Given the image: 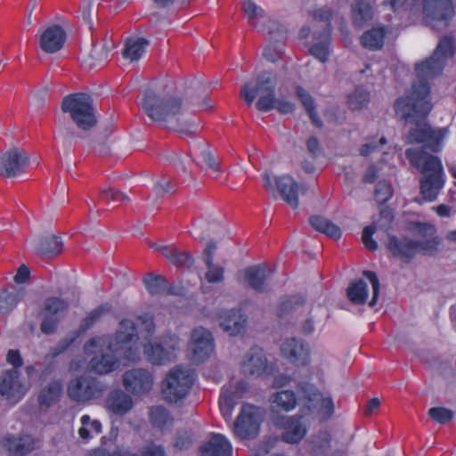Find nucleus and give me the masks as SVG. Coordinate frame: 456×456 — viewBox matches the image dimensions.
I'll return each mask as SVG.
<instances>
[{
    "instance_id": "nucleus-1",
    "label": "nucleus",
    "mask_w": 456,
    "mask_h": 456,
    "mask_svg": "<svg viewBox=\"0 0 456 456\" xmlns=\"http://www.w3.org/2000/svg\"><path fill=\"white\" fill-rule=\"evenodd\" d=\"M430 92L431 87L428 81L412 83L406 94L396 99L395 110L403 120L415 124L407 135L410 143H419L424 148L437 152L442 148L446 130L433 129L425 121L433 108Z\"/></svg>"
},
{
    "instance_id": "nucleus-2",
    "label": "nucleus",
    "mask_w": 456,
    "mask_h": 456,
    "mask_svg": "<svg viewBox=\"0 0 456 456\" xmlns=\"http://www.w3.org/2000/svg\"><path fill=\"white\" fill-rule=\"evenodd\" d=\"M139 339L136 323L130 319H122L113 335L94 337L88 339L84 345V352L86 354L97 347L101 341L106 344L110 354H101L93 356L88 362V369L96 374L105 375L115 371L120 365L118 354L124 360H133L135 350L131 346L132 342Z\"/></svg>"
},
{
    "instance_id": "nucleus-3",
    "label": "nucleus",
    "mask_w": 456,
    "mask_h": 456,
    "mask_svg": "<svg viewBox=\"0 0 456 456\" xmlns=\"http://www.w3.org/2000/svg\"><path fill=\"white\" fill-rule=\"evenodd\" d=\"M140 105L151 120L182 135L191 136L197 131L198 126L183 118V99L174 94L148 88Z\"/></svg>"
},
{
    "instance_id": "nucleus-4",
    "label": "nucleus",
    "mask_w": 456,
    "mask_h": 456,
    "mask_svg": "<svg viewBox=\"0 0 456 456\" xmlns=\"http://www.w3.org/2000/svg\"><path fill=\"white\" fill-rule=\"evenodd\" d=\"M406 230L413 236L423 240H412L409 237L400 239L395 235H389L387 248L394 256L404 263H410L418 253L428 256L436 254L442 239L436 235V228L434 224L411 221L407 224Z\"/></svg>"
},
{
    "instance_id": "nucleus-5",
    "label": "nucleus",
    "mask_w": 456,
    "mask_h": 456,
    "mask_svg": "<svg viewBox=\"0 0 456 456\" xmlns=\"http://www.w3.org/2000/svg\"><path fill=\"white\" fill-rule=\"evenodd\" d=\"M277 84L276 76L270 72L259 74L255 81L246 83L241 90L240 95L245 102L250 106L257 94L259 99L256 102V108L262 112H268L273 109L281 114L292 113L295 105L291 102L275 97Z\"/></svg>"
},
{
    "instance_id": "nucleus-6",
    "label": "nucleus",
    "mask_w": 456,
    "mask_h": 456,
    "mask_svg": "<svg viewBox=\"0 0 456 456\" xmlns=\"http://www.w3.org/2000/svg\"><path fill=\"white\" fill-rule=\"evenodd\" d=\"M405 154L411 164L423 175L419 181L423 199L428 202L435 201L444 185L440 159L419 149H408Z\"/></svg>"
},
{
    "instance_id": "nucleus-7",
    "label": "nucleus",
    "mask_w": 456,
    "mask_h": 456,
    "mask_svg": "<svg viewBox=\"0 0 456 456\" xmlns=\"http://www.w3.org/2000/svg\"><path fill=\"white\" fill-rule=\"evenodd\" d=\"M454 53L455 42L453 37L451 35L442 37L433 54L415 64L418 81L414 83H420L421 81L429 83L430 79L439 76L445 66L447 58L452 57Z\"/></svg>"
},
{
    "instance_id": "nucleus-8",
    "label": "nucleus",
    "mask_w": 456,
    "mask_h": 456,
    "mask_svg": "<svg viewBox=\"0 0 456 456\" xmlns=\"http://www.w3.org/2000/svg\"><path fill=\"white\" fill-rule=\"evenodd\" d=\"M194 379L193 370L179 365L173 367L162 382L163 399L168 403L183 402L189 395Z\"/></svg>"
},
{
    "instance_id": "nucleus-9",
    "label": "nucleus",
    "mask_w": 456,
    "mask_h": 456,
    "mask_svg": "<svg viewBox=\"0 0 456 456\" xmlns=\"http://www.w3.org/2000/svg\"><path fill=\"white\" fill-rule=\"evenodd\" d=\"M299 402L303 403L302 411L307 414L317 411L322 420L330 419L335 412V404L330 395L325 396L315 385L299 382L297 385Z\"/></svg>"
},
{
    "instance_id": "nucleus-10",
    "label": "nucleus",
    "mask_w": 456,
    "mask_h": 456,
    "mask_svg": "<svg viewBox=\"0 0 456 456\" xmlns=\"http://www.w3.org/2000/svg\"><path fill=\"white\" fill-rule=\"evenodd\" d=\"M61 110L69 113L77 126L89 130L96 124L92 98L85 93L71 94L62 100Z\"/></svg>"
},
{
    "instance_id": "nucleus-11",
    "label": "nucleus",
    "mask_w": 456,
    "mask_h": 456,
    "mask_svg": "<svg viewBox=\"0 0 456 456\" xmlns=\"http://www.w3.org/2000/svg\"><path fill=\"white\" fill-rule=\"evenodd\" d=\"M6 361L13 368L3 372L0 379V395L7 399L20 400L24 395V386L20 381L18 369L23 365V359L19 350L10 349Z\"/></svg>"
},
{
    "instance_id": "nucleus-12",
    "label": "nucleus",
    "mask_w": 456,
    "mask_h": 456,
    "mask_svg": "<svg viewBox=\"0 0 456 456\" xmlns=\"http://www.w3.org/2000/svg\"><path fill=\"white\" fill-rule=\"evenodd\" d=\"M423 20L434 30L446 28L455 15L452 0H422Z\"/></svg>"
},
{
    "instance_id": "nucleus-13",
    "label": "nucleus",
    "mask_w": 456,
    "mask_h": 456,
    "mask_svg": "<svg viewBox=\"0 0 456 456\" xmlns=\"http://www.w3.org/2000/svg\"><path fill=\"white\" fill-rule=\"evenodd\" d=\"M265 418V411L258 406L245 403L233 423V433L241 439H252L258 436Z\"/></svg>"
},
{
    "instance_id": "nucleus-14",
    "label": "nucleus",
    "mask_w": 456,
    "mask_h": 456,
    "mask_svg": "<svg viewBox=\"0 0 456 456\" xmlns=\"http://www.w3.org/2000/svg\"><path fill=\"white\" fill-rule=\"evenodd\" d=\"M107 386L95 377L81 375L68 384V395L72 401L86 403L103 395Z\"/></svg>"
},
{
    "instance_id": "nucleus-15",
    "label": "nucleus",
    "mask_w": 456,
    "mask_h": 456,
    "mask_svg": "<svg viewBox=\"0 0 456 456\" xmlns=\"http://www.w3.org/2000/svg\"><path fill=\"white\" fill-rule=\"evenodd\" d=\"M69 304L67 300L58 297H49L45 298L39 310V315L42 316L40 330L43 334H53L61 321L66 315Z\"/></svg>"
},
{
    "instance_id": "nucleus-16",
    "label": "nucleus",
    "mask_w": 456,
    "mask_h": 456,
    "mask_svg": "<svg viewBox=\"0 0 456 456\" xmlns=\"http://www.w3.org/2000/svg\"><path fill=\"white\" fill-rule=\"evenodd\" d=\"M275 428L281 430V440L287 444H298L305 436L308 427L304 421V416H276L273 418Z\"/></svg>"
},
{
    "instance_id": "nucleus-17",
    "label": "nucleus",
    "mask_w": 456,
    "mask_h": 456,
    "mask_svg": "<svg viewBox=\"0 0 456 456\" xmlns=\"http://www.w3.org/2000/svg\"><path fill=\"white\" fill-rule=\"evenodd\" d=\"M110 305L104 303L90 311L82 320L78 329L75 330L72 335L67 336L59 342L57 352L54 353L53 357L66 351L76 341L77 338H78L81 335L91 329L105 314L110 313Z\"/></svg>"
},
{
    "instance_id": "nucleus-18",
    "label": "nucleus",
    "mask_w": 456,
    "mask_h": 456,
    "mask_svg": "<svg viewBox=\"0 0 456 456\" xmlns=\"http://www.w3.org/2000/svg\"><path fill=\"white\" fill-rule=\"evenodd\" d=\"M248 391V383L240 379L234 384L230 383L222 388L218 404L220 412L225 421H230L238 401Z\"/></svg>"
},
{
    "instance_id": "nucleus-19",
    "label": "nucleus",
    "mask_w": 456,
    "mask_h": 456,
    "mask_svg": "<svg viewBox=\"0 0 456 456\" xmlns=\"http://www.w3.org/2000/svg\"><path fill=\"white\" fill-rule=\"evenodd\" d=\"M189 346L192 352V362L200 363L207 361L215 350L212 333L203 327L194 329L191 332Z\"/></svg>"
},
{
    "instance_id": "nucleus-20",
    "label": "nucleus",
    "mask_w": 456,
    "mask_h": 456,
    "mask_svg": "<svg viewBox=\"0 0 456 456\" xmlns=\"http://www.w3.org/2000/svg\"><path fill=\"white\" fill-rule=\"evenodd\" d=\"M167 346L161 343H148L144 345L143 352L147 360L152 364L163 365L170 362L175 352L179 348V338L175 335H168L165 338Z\"/></svg>"
},
{
    "instance_id": "nucleus-21",
    "label": "nucleus",
    "mask_w": 456,
    "mask_h": 456,
    "mask_svg": "<svg viewBox=\"0 0 456 456\" xmlns=\"http://www.w3.org/2000/svg\"><path fill=\"white\" fill-rule=\"evenodd\" d=\"M28 160L24 151L12 149L0 157V175L6 178L18 176L25 172Z\"/></svg>"
},
{
    "instance_id": "nucleus-22",
    "label": "nucleus",
    "mask_w": 456,
    "mask_h": 456,
    "mask_svg": "<svg viewBox=\"0 0 456 456\" xmlns=\"http://www.w3.org/2000/svg\"><path fill=\"white\" fill-rule=\"evenodd\" d=\"M275 186L281 199L293 209L298 208V195L307 191V186L304 183L298 184L289 175L276 176Z\"/></svg>"
},
{
    "instance_id": "nucleus-23",
    "label": "nucleus",
    "mask_w": 456,
    "mask_h": 456,
    "mask_svg": "<svg viewBox=\"0 0 456 456\" xmlns=\"http://www.w3.org/2000/svg\"><path fill=\"white\" fill-rule=\"evenodd\" d=\"M153 378L144 369H132L126 370L123 375V385L126 391L133 395H142L148 393L152 387Z\"/></svg>"
},
{
    "instance_id": "nucleus-24",
    "label": "nucleus",
    "mask_w": 456,
    "mask_h": 456,
    "mask_svg": "<svg viewBox=\"0 0 456 456\" xmlns=\"http://www.w3.org/2000/svg\"><path fill=\"white\" fill-rule=\"evenodd\" d=\"M282 355L297 366H305L310 360L308 345L295 338L287 339L281 347Z\"/></svg>"
},
{
    "instance_id": "nucleus-25",
    "label": "nucleus",
    "mask_w": 456,
    "mask_h": 456,
    "mask_svg": "<svg viewBox=\"0 0 456 456\" xmlns=\"http://www.w3.org/2000/svg\"><path fill=\"white\" fill-rule=\"evenodd\" d=\"M67 38L64 28L57 24L47 27L39 37V46L46 53H55L64 45Z\"/></svg>"
},
{
    "instance_id": "nucleus-26",
    "label": "nucleus",
    "mask_w": 456,
    "mask_h": 456,
    "mask_svg": "<svg viewBox=\"0 0 456 456\" xmlns=\"http://www.w3.org/2000/svg\"><path fill=\"white\" fill-rule=\"evenodd\" d=\"M218 319L222 329L231 336L242 334L246 330L248 318L241 309L223 310Z\"/></svg>"
},
{
    "instance_id": "nucleus-27",
    "label": "nucleus",
    "mask_w": 456,
    "mask_h": 456,
    "mask_svg": "<svg viewBox=\"0 0 456 456\" xmlns=\"http://www.w3.org/2000/svg\"><path fill=\"white\" fill-rule=\"evenodd\" d=\"M272 271L265 265L248 266L242 272L243 282L256 292H265L268 290L267 281Z\"/></svg>"
},
{
    "instance_id": "nucleus-28",
    "label": "nucleus",
    "mask_w": 456,
    "mask_h": 456,
    "mask_svg": "<svg viewBox=\"0 0 456 456\" xmlns=\"http://www.w3.org/2000/svg\"><path fill=\"white\" fill-rule=\"evenodd\" d=\"M202 456H232V446L228 438L220 433H213L209 440L200 448Z\"/></svg>"
},
{
    "instance_id": "nucleus-29",
    "label": "nucleus",
    "mask_w": 456,
    "mask_h": 456,
    "mask_svg": "<svg viewBox=\"0 0 456 456\" xmlns=\"http://www.w3.org/2000/svg\"><path fill=\"white\" fill-rule=\"evenodd\" d=\"M1 445L12 455L23 456L34 449V439L26 434L18 436L7 435L2 439Z\"/></svg>"
},
{
    "instance_id": "nucleus-30",
    "label": "nucleus",
    "mask_w": 456,
    "mask_h": 456,
    "mask_svg": "<svg viewBox=\"0 0 456 456\" xmlns=\"http://www.w3.org/2000/svg\"><path fill=\"white\" fill-rule=\"evenodd\" d=\"M89 456H166V451L164 446L151 443L142 448L141 455L128 449H117L110 452L104 448H96Z\"/></svg>"
},
{
    "instance_id": "nucleus-31",
    "label": "nucleus",
    "mask_w": 456,
    "mask_h": 456,
    "mask_svg": "<svg viewBox=\"0 0 456 456\" xmlns=\"http://www.w3.org/2000/svg\"><path fill=\"white\" fill-rule=\"evenodd\" d=\"M107 407L110 411L118 416H123L133 407L131 396L119 388L112 390L106 399Z\"/></svg>"
},
{
    "instance_id": "nucleus-32",
    "label": "nucleus",
    "mask_w": 456,
    "mask_h": 456,
    "mask_svg": "<svg viewBox=\"0 0 456 456\" xmlns=\"http://www.w3.org/2000/svg\"><path fill=\"white\" fill-rule=\"evenodd\" d=\"M267 359L257 346L250 348L243 362V369L251 375L261 376L266 371Z\"/></svg>"
},
{
    "instance_id": "nucleus-33",
    "label": "nucleus",
    "mask_w": 456,
    "mask_h": 456,
    "mask_svg": "<svg viewBox=\"0 0 456 456\" xmlns=\"http://www.w3.org/2000/svg\"><path fill=\"white\" fill-rule=\"evenodd\" d=\"M374 12L370 0H354L351 4L352 23L356 28H363L373 19Z\"/></svg>"
},
{
    "instance_id": "nucleus-34",
    "label": "nucleus",
    "mask_w": 456,
    "mask_h": 456,
    "mask_svg": "<svg viewBox=\"0 0 456 456\" xmlns=\"http://www.w3.org/2000/svg\"><path fill=\"white\" fill-rule=\"evenodd\" d=\"M26 294L24 289L13 290L0 289V320L10 315L23 300Z\"/></svg>"
},
{
    "instance_id": "nucleus-35",
    "label": "nucleus",
    "mask_w": 456,
    "mask_h": 456,
    "mask_svg": "<svg viewBox=\"0 0 456 456\" xmlns=\"http://www.w3.org/2000/svg\"><path fill=\"white\" fill-rule=\"evenodd\" d=\"M189 154L192 158V160L198 165H204L214 172L221 171L219 163L215 159L214 155L204 142H202V144L198 143L193 147H191Z\"/></svg>"
},
{
    "instance_id": "nucleus-36",
    "label": "nucleus",
    "mask_w": 456,
    "mask_h": 456,
    "mask_svg": "<svg viewBox=\"0 0 456 456\" xmlns=\"http://www.w3.org/2000/svg\"><path fill=\"white\" fill-rule=\"evenodd\" d=\"M387 28L385 26H376L363 32L360 42L362 47L370 51H377L383 47Z\"/></svg>"
},
{
    "instance_id": "nucleus-37",
    "label": "nucleus",
    "mask_w": 456,
    "mask_h": 456,
    "mask_svg": "<svg viewBox=\"0 0 456 456\" xmlns=\"http://www.w3.org/2000/svg\"><path fill=\"white\" fill-rule=\"evenodd\" d=\"M314 38L320 41L313 44L309 49L310 53L321 62L325 63L330 54L331 34H329V31L319 34L314 32Z\"/></svg>"
},
{
    "instance_id": "nucleus-38",
    "label": "nucleus",
    "mask_w": 456,
    "mask_h": 456,
    "mask_svg": "<svg viewBox=\"0 0 456 456\" xmlns=\"http://www.w3.org/2000/svg\"><path fill=\"white\" fill-rule=\"evenodd\" d=\"M296 92L298 99L308 114L312 124L317 128H322L323 123L317 113L314 97L301 86H297Z\"/></svg>"
},
{
    "instance_id": "nucleus-39",
    "label": "nucleus",
    "mask_w": 456,
    "mask_h": 456,
    "mask_svg": "<svg viewBox=\"0 0 456 456\" xmlns=\"http://www.w3.org/2000/svg\"><path fill=\"white\" fill-rule=\"evenodd\" d=\"M309 223L314 230L334 240L340 239L342 235L341 229L337 224L322 216H310Z\"/></svg>"
},
{
    "instance_id": "nucleus-40",
    "label": "nucleus",
    "mask_w": 456,
    "mask_h": 456,
    "mask_svg": "<svg viewBox=\"0 0 456 456\" xmlns=\"http://www.w3.org/2000/svg\"><path fill=\"white\" fill-rule=\"evenodd\" d=\"M63 248L61 239L56 235L43 236L36 247L37 252L41 256H57Z\"/></svg>"
},
{
    "instance_id": "nucleus-41",
    "label": "nucleus",
    "mask_w": 456,
    "mask_h": 456,
    "mask_svg": "<svg viewBox=\"0 0 456 456\" xmlns=\"http://www.w3.org/2000/svg\"><path fill=\"white\" fill-rule=\"evenodd\" d=\"M161 252L172 265L179 268H190L194 263V259L190 253L180 251L175 248L163 247Z\"/></svg>"
},
{
    "instance_id": "nucleus-42",
    "label": "nucleus",
    "mask_w": 456,
    "mask_h": 456,
    "mask_svg": "<svg viewBox=\"0 0 456 456\" xmlns=\"http://www.w3.org/2000/svg\"><path fill=\"white\" fill-rule=\"evenodd\" d=\"M305 304V297L301 294L282 297L278 304L277 315L283 318Z\"/></svg>"
},
{
    "instance_id": "nucleus-43",
    "label": "nucleus",
    "mask_w": 456,
    "mask_h": 456,
    "mask_svg": "<svg viewBox=\"0 0 456 456\" xmlns=\"http://www.w3.org/2000/svg\"><path fill=\"white\" fill-rule=\"evenodd\" d=\"M149 41L145 38L139 37L136 39L129 38L126 41L123 50V57L131 61H138L145 53Z\"/></svg>"
},
{
    "instance_id": "nucleus-44",
    "label": "nucleus",
    "mask_w": 456,
    "mask_h": 456,
    "mask_svg": "<svg viewBox=\"0 0 456 456\" xmlns=\"http://www.w3.org/2000/svg\"><path fill=\"white\" fill-rule=\"evenodd\" d=\"M346 296L353 304L364 305L369 296L367 283L362 279L351 282L346 289Z\"/></svg>"
},
{
    "instance_id": "nucleus-45",
    "label": "nucleus",
    "mask_w": 456,
    "mask_h": 456,
    "mask_svg": "<svg viewBox=\"0 0 456 456\" xmlns=\"http://www.w3.org/2000/svg\"><path fill=\"white\" fill-rule=\"evenodd\" d=\"M62 387L60 381H53L44 387L38 395V403L42 406H51L59 401Z\"/></svg>"
},
{
    "instance_id": "nucleus-46",
    "label": "nucleus",
    "mask_w": 456,
    "mask_h": 456,
    "mask_svg": "<svg viewBox=\"0 0 456 456\" xmlns=\"http://www.w3.org/2000/svg\"><path fill=\"white\" fill-rule=\"evenodd\" d=\"M297 395L292 390H281L272 395L271 402L284 411H292L297 405Z\"/></svg>"
},
{
    "instance_id": "nucleus-47",
    "label": "nucleus",
    "mask_w": 456,
    "mask_h": 456,
    "mask_svg": "<svg viewBox=\"0 0 456 456\" xmlns=\"http://www.w3.org/2000/svg\"><path fill=\"white\" fill-rule=\"evenodd\" d=\"M150 420L154 428L160 429L173 424V418L170 412L161 405H157L151 408Z\"/></svg>"
},
{
    "instance_id": "nucleus-48",
    "label": "nucleus",
    "mask_w": 456,
    "mask_h": 456,
    "mask_svg": "<svg viewBox=\"0 0 456 456\" xmlns=\"http://www.w3.org/2000/svg\"><path fill=\"white\" fill-rule=\"evenodd\" d=\"M369 101V92L362 87L358 86L348 95L347 103L350 109L355 110L367 107Z\"/></svg>"
},
{
    "instance_id": "nucleus-49",
    "label": "nucleus",
    "mask_w": 456,
    "mask_h": 456,
    "mask_svg": "<svg viewBox=\"0 0 456 456\" xmlns=\"http://www.w3.org/2000/svg\"><path fill=\"white\" fill-rule=\"evenodd\" d=\"M143 284L149 294L155 296L166 290L167 281L161 275L150 273L143 278Z\"/></svg>"
},
{
    "instance_id": "nucleus-50",
    "label": "nucleus",
    "mask_w": 456,
    "mask_h": 456,
    "mask_svg": "<svg viewBox=\"0 0 456 456\" xmlns=\"http://www.w3.org/2000/svg\"><path fill=\"white\" fill-rule=\"evenodd\" d=\"M110 51L107 44L94 45L89 54V67L92 69L105 63L108 61Z\"/></svg>"
},
{
    "instance_id": "nucleus-51",
    "label": "nucleus",
    "mask_w": 456,
    "mask_h": 456,
    "mask_svg": "<svg viewBox=\"0 0 456 456\" xmlns=\"http://www.w3.org/2000/svg\"><path fill=\"white\" fill-rule=\"evenodd\" d=\"M331 436L328 431H321L313 438V452L319 456L327 453L330 447Z\"/></svg>"
},
{
    "instance_id": "nucleus-52",
    "label": "nucleus",
    "mask_w": 456,
    "mask_h": 456,
    "mask_svg": "<svg viewBox=\"0 0 456 456\" xmlns=\"http://www.w3.org/2000/svg\"><path fill=\"white\" fill-rule=\"evenodd\" d=\"M385 4H388L395 12L405 11L415 12L419 8V0H385Z\"/></svg>"
},
{
    "instance_id": "nucleus-53",
    "label": "nucleus",
    "mask_w": 456,
    "mask_h": 456,
    "mask_svg": "<svg viewBox=\"0 0 456 456\" xmlns=\"http://www.w3.org/2000/svg\"><path fill=\"white\" fill-rule=\"evenodd\" d=\"M310 15L314 20L322 21L325 23V28L322 32L329 31L331 34V20L333 17V12L331 8L324 6L310 12Z\"/></svg>"
},
{
    "instance_id": "nucleus-54",
    "label": "nucleus",
    "mask_w": 456,
    "mask_h": 456,
    "mask_svg": "<svg viewBox=\"0 0 456 456\" xmlns=\"http://www.w3.org/2000/svg\"><path fill=\"white\" fill-rule=\"evenodd\" d=\"M393 195L392 186L386 181H379L375 187L374 198L375 200L382 205L387 203Z\"/></svg>"
},
{
    "instance_id": "nucleus-55",
    "label": "nucleus",
    "mask_w": 456,
    "mask_h": 456,
    "mask_svg": "<svg viewBox=\"0 0 456 456\" xmlns=\"http://www.w3.org/2000/svg\"><path fill=\"white\" fill-rule=\"evenodd\" d=\"M362 275L364 278H366L372 288V297L370 301L369 302V305L370 307H373L377 305V302L379 297V292H380V283L379 279L377 275V273L370 270L363 271Z\"/></svg>"
},
{
    "instance_id": "nucleus-56",
    "label": "nucleus",
    "mask_w": 456,
    "mask_h": 456,
    "mask_svg": "<svg viewBox=\"0 0 456 456\" xmlns=\"http://www.w3.org/2000/svg\"><path fill=\"white\" fill-rule=\"evenodd\" d=\"M99 200L102 203L110 204L111 202L128 201L129 197L126 193L109 188L100 192Z\"/></svg>"
},
{
    "instance_id": "nucleus-57",
    "label": "nucleus",
    "mask_w": 456,
    "mask_h": 456,
    "mask_svg": "<svg viewBox=\"0 0 456 456\" xmlns=\"http://www.w3.org/2000/svg\"><path fill=\"white\" fill-rule=\"evenodd\" d=\"M428 416L439 424H446L453 419L454 412L445 407H433L429 409Z\"/></svg>"
},
{
    "instance_id": "nucleus-58",
    "label": "nucleus",
    "mask_w": 456,
    "mask_h": 456,
    "mask_svg": "<svg viewBox=\"0 0 456 456\" xmlns=\"http://www.w3.org/2000/svg\"><path fill=\"white\" fill-rule=\"evenodd\" d=\"M175 185L173 183L171 179L167 176H163L161 179L157 181L153 185L154 193L159 197L165 193H170L175 191Z\"/></svg>"
},
{
    "instance_id": "nucleus-59",
    "label": "nucleus",
    "mask_w": 456,
    "mask_h": 456,
    "mask_svg": "<svg viewBox=\"0 0 456 456\" xmlns=\"http://www.w3.org/2000/svg\"><path fill=\"white\" fill-rule=\"evenodd\" d=\"M208 271L205 273V279L208 283H219L224 281V268L220 265H207Z\"/></svg>"
},
{
    "instance_id": "nucleus-60",
    "label": "nucleus",
    "mask_w": 456,
    "mask_h": 456,
    "mask_svg": "<svg viewBox=\"0 0 456 456\" xmlns=\"http://www.w3.org/2000/svg\"><path fill=\"white\" fill-rule=\"evenodd\" d=\"M376 232V227L373 225H368L363 228L362 233V240L364 247L370 250L374 251L378 248V242L373 239V234Z\"/></svg>"
},
{
    "instance_id": "nucleus-61",
    "label": "nucleus",
    "mask_w": 456,
    "mask_h": 456,
    "mask_svg": "<svg viewBox=\"0 0 456 456\" xmlns=\"http://www.w3.org/2000/svg\"><path fill=\"white\" fill-rule=\"evenodd\" d=\"M263 54L267 61L275 62L281 58V55L283 54V48L278 44L272 43L265 47Z\"/></svg>"
},
{
    "instance_id": "nucleus-62",
    "label": "nucleus",
    "mask_w": 456,
    "mask_h": 456,
    "mask_svg": "<svg viewBox=\"0 0 456 456\" xmlns=\"http://www.w3.org/2000/svg\"><path fill=\"white\" fill-rule=\"evenodd\" d=\"M243 11L248 16L251 25L254 24V20L259 14V11H262L253 1L248 0L243 4Z\"/></svg>"
},
{
    "instance_id": "nucleus-63",
    "label": "nucleus",
    "mask_w": 456,
    "mask_h": 456,
    "mask_svg": "<svg viewBox=\"0 0 456 456\" xmlns=\"http://www.w3.org/2000/svg\"><path fill=\"white\" fill-rule=\"evenodd\" d=\"M139 324L145 330L147 337H151L155 331V323L152 316L149 314L137 317Z\"/></svg>"
},
{
    "instance_id": "nucleus-64",
    "label": "nucleus",
    "mask_w": 456,
    "mask_h": 456,
    "mask_svg": "<svg viewBox=\"0 0 456 456\" xmlns=\"http://www.w3.org/2000/svg\"><path fill=\"white\" fill-rule=\"evenodd\" d=\"M324 117L329 123L338 124L340 120L345 119L344 114L340 113L339 110L336 107L327 109L324 112Z\"/></svg>"
}]
</instances>
